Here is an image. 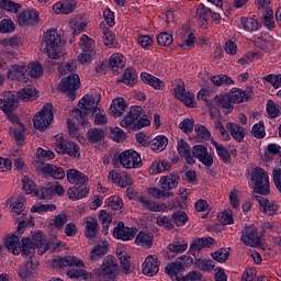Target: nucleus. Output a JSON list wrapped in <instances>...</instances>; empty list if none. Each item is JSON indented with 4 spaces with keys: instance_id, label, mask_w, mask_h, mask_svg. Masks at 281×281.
<instances>
[{
    "instance_id": "412c9836",
    "label": "nucleus",
    "mask_w": 281,
    "mask_h": 281,
    "mask_svg": "<svg viewBox=\"0 0 281 281\" xmlns=\"http://www.w3.org/2000/svg\"><path fill=\"white\" fill-rule=\"evenodd\" d=\"M143 273L149 276V278L157 276L159 273V261L153 256L147 257L143 263Z\"/></svg>"
},
{
    "instance_id": "cd10ccee",
    "label": "nucleus",
    "mask_w": 281,
    "mask_h": 281,
    "mask_svg": "<svg viewBox=\"0 0 281 281\" xmlns=\"http://www.w3.org/2000/svg\"><path fill=\"white\" fill-rule=\"evenodd\" d=\"M25 74H27V66L13 65L8 72V78L19 82H26Z\"/></svg>"
},
{
    "instance_id": "5fc2aeb1",
    "label": "nucleus",
    "mask_w": 281,
    "mask_h": 281,
    "mask_svg": "<svg viewBox=\"0 0 281 281\" xmlns=\"http://www.w3.org/2000/svg\"><path fill=\"white\" fill-rule=\"evenodd\" d=\"M211 80L216 87H222V85H234V79L227 75L213 76Z\"/></svg>"
},
{
    "instance_id": "338daca9",
    "label": "nucleus",
    "mask_w": 281,
    "mask_h": 281,
    "mask_svg": "<svg viewBox=\"0 0 281 281\" xmlns=\"http://www.w3.org/2000/svg\"><path fill=\"white\" fill-rule=\"evenodd\" d=\"M29 69V76H31V78H41V76H43V66H41V64H30Z\"/></svg>"
},
{
    "instance_id": "6ab92c4d",
    "label": "nucleus",
    "mask_w": 281,
    "mask_h": 281,
    "mask_svg": "<svg viewBox=\"0 0 281 281\" xmlns=\"http://www.w3.org/2000/svg\"><path fill=\"white\" fill-rule=\"evenodd\" d=\"M109 254V241L101 240L95 244L90 251V260L91 262H98L102 258V256H106Z\"/></svg>"
},
{
    "instance_id": "20e7f679",
    "label": "nucleus",
    "mask_w": 281,
    "mask_h": 281,
    "mask_svg": "<svg viewBox=\"0 0 281 281\" xmlns=\"http://www.w3.org/2000/svg\"><path fill=\"white\" fill-rule=\"evenodd\" d=\"M142 113H144L142 106H132L128 114L121 121V126L123 128H130V131H139L145 126H150V120L142 117Z\"/></svg>"
},
{
    "instance_id": "a18cd8bd",
    "label": "nucleus",
    "mask_w": 281,
    "mask_h": 281,
    "mask_svg": "<svg viewBox=\"0 0 281 281\" xmlns=\"http://www.w3.org/2000/svg\"><path fill=\"white\" fill-rule=\"evenodd\" d=\"M35 196L40 200L52 199L54 196V187L49 184L48 187H40L35 191Z\"/></svg>"
},
{
    "instance_id": "0e129e2a",
    "label": "nucleus",
    "mask_w": 281,
    "mask_h": 281,
    "mask_svg": "<svg viewBox=\"0 0 281 281\" xmlns=\"http://www.w3.org/2000/svg\"><path fill=\"white\" fill-rule=\"evenodd\" d=\"M262 23L268 30H273V27H276V22H273V10L263 12Z\"/></svg>"
},
{
    "instance_id": "13d9d810",
    "label": "nucleus",
    "mask_w": 281,
    "mask_h": 281,
    "mask_svg": "<svg viewBox=\"0 0 281 281\" xmlns=\"http://www.w3.org/2000/svg\"><path fill=\"white\" fill-rule=\"evenodd\" d=\"M172 41H175V38L172 37V34H169L168 32H162L157 36V43L162 47H168V45H172Z\"/></svg>"
},
{
    "instance_id": "e2e57ef3",
    "label": "nucleus",
    "mask_w": 281,
    "mask_h": 281,
    "mask_svg": "<svg viewBox=\"0 0 281 281\" xmlns=\"http://www.w3.org/2000/svg\"><path fill=\"white\" fill-rule=\"evenodd\" d=\"M186 249H188V243L173 241L168 246V250L172 251V254H183Z\"/></svg>"
},
{
    "instance_id": "3c124183",
    "label": "nucleus",
    "mask_w": 281,
    "mask_h": 281,
    "mask_svg": "<svg viewBox=\"0 0 281 281\" xmlns=\"http://www.w3.org/2000/svg\"><path fill=\"white\" fill-rule=\"evenodd\" d=\"M251 135L256 139H265L267 132L265 131V122L259 121L257 124L252 126Z\"/></svg>"
},
{
    "instance_id": "4d7b16f0",
    "label": "nucleus",
    "mask_w": 281,
    "mask_h": 281,
    "mask_svg": "<svg viewBox=\"0 0 281 281\" xmlns=\"http://www.w3.org/2000/svg\"><path fill=\"white\" fill-rule=\"evenodd\" d=\"M0 8L8 12H19V10H21V4L11 0H0Z\"/></svg>"
},
{
    "instance_id": "c85d7f7f",
    "label": "nucleus",
    "mask_w": 281,
    "mask_h": 281,
    "mask_svg": "<svg viewBox=\"0 0 281 281\" xmlns=\"http://www.w3.org/2000/svg\"><path fill=\"white\" fill-rule=\"evenodd\" d=\"M109 111L110 115L114 117L122 116V113L126 111V100H124V98L114 99Z\"/></svg>"
},
{
    "instance_id": "79ce46f5",
    "label": "nucleus",
    "mask_w": 281,
    "mask_h": 281,
    "mask_svg": "<svg viewBox=\"0 0 281 281\" xmlns=\"http://www.w3.org/2000/svg\"><path fill=\"white\" fill-rule=\"evenodd\" d=\"M148 194L153 196L154 199H170L175 196L173 192H170L166 189H158V188H150L148 189Z\"/></svg>"
},
{
    "instance_id": "69168bd1",
    "label": "nucleus",
    "mask_w": 281,
    "mask_h": 281,
    "mask_svg": "<svg viewBox=\"0 0 281 281\" xmlns=\"http://www.w3.org/2000/svg\"><path fill=\"white\" fill-rule=\"evenodd\" d=\"M212 258L217 262H225V260L229 258V250L226 248L218 249L217 251L212 254Z\"/></svg>"
},
{
    "instance_id": "dca6fc26",
    "label": "nucleus",
    "mask_w": 281,
    "mask_h": 281,
    "mask_svg": "<svg viewBox=\"0 0 281 281\" xmlns=\"http://www.w3.org/2000/svg\"><path fill=\"white\" fill-rule=\"evenodd\" d=\"M184 271L186 266L179 260H176L166 266V272L168 273V276H170L172 281H181V278H183L182 273Z\"/></svg>"
},
{
    "instance_id": "bf43d9fd",
    "label": "nucleus",
    "mask_w": 281,
    "mask_h": 281,
    "mask_svg": "<svg viewBox=\"0 0 281 281\" xmlns=\"http://www.w3.org/2000/svg\"><path fill=\"white\" fill-rule=\"evenodd\" d=\"M215 104L222 106V109H232V99H229L228 94H218L215 97Z\"/></svg>"
},
{
    "instance_id": "9d476101",
    "label": "nucleus",
    "mask_w": 281,
    "mask_h": 281,
    "mask_svg": "<svg viewBox=\"0 0 281 281\" xmlns=\"http://www.w3.org/2000/svg\"><path fill=\"white\" fill-rule=\"evenodd\" d=\"M56 151L59 155H69V157H75L79 159L80 157V147L74 142H67L65 138L59 137L56 142Z\"/></svg>"
},
{
    "instance_id": "4c0bfd02",
    "label": "nucleus",
    "mask_w": 281,
    "mask_h": 281,
    "mask_svg": "<svg viewBox=\"0 0 281 281\" xmlns=\"http://www.w3.org/2000/svg\"><path fill=\"white\" fill-rule=\"evenodd\" d=\"M53 11L55 14H71L74 12V4L69 1L64 3L57 2L53 5Z\"/></svg>"
},
{
    "instance_id": "aec40b11",
    "label": "nucleus",
    "mask_w": 281,
    "mask_h": 281,
    "mask_svg": "<svg viewBox=\"0 0 281 281\" xmlns=\"http://www.w3.org/2000/svg\"><path fill=\"white\" fill-rule=\"evenodd\" d=\"M177 150L180 157H184L187 164H189L190 166L196 162L194 160V157L192 156V149L190 148V144H188V142H186L184 139L178 140Z\"/></svg>"
},
{
    "instance_id": "5701e85b",
    "label": "nucleus",
    "mask_w": 281,
    "mask_h": 281,
    "mask_svg": "<svg viewBox=\"0 0 281 281\" xmlns=\"http://www.w3.org/2000/svg\"><path fill=\"white\" fill-rule=\"evenodd\" d=\"M160 184L162 190H167L170 192V190H175L177 186H179V173L172 172L168 176H164L160 178Z\"/></svg>"
},
{
    "instance_id": "de8ad7c7",
    "label": "nucleus",
    "mask_w": 281,
    "mask_h": 281,
    "mask_svg": "<svg viewBox=\"0 0 281 281\" xmlns=\"http://www.w3.org/2000/svg\"><path fill=\"white\" fill-rule=\"evenodd\" d=\"M16 101L14 98L0 99V109L4 111V113H12L14 109H16Z\"/></svg>"
},
{
    "instance_id": "c03bdc74",
    "label": "nucleus",
    "mask_w": 281,
    "mask_h": 281,
    "mask_svg": "<svg viewBox=\"0 0 281 281\" xmlns=\"http://www.w3.org/2000/svg\"><path fill=\"white\" fill-rule=\"evenodd\" d=\"M135 243L136 245H140V247L150 248L153 247V235L140 232L137 235Z\"/></svg>"
},
{
    "instance_id": "7c9ffc66",
    "label": "nucleus",
    "mask_w": 281,
    "mask_h": 281,
    "mask_svg": "<svg viewBox=\"0 0 281 281\" xmlns=\"http://www.w3.org/2000/svg\"><path fill=\"white\" fill-rule=\"evenodd\" d=\"M226 128L229 131L233 138L236 142L240 143L245 139V127L238 125L237 123L228 122L226 124Z\"/></svg>"
},
{
    "instance_id": "423d86ee",
    "label": "nucleus",
    "mask_w": 281,
    "mask_h": 281,
    "mask_svg": "<svg viewBox=\"0 0 281 281\" xmlns=\"http://www.w3.org/2000/svg\"><path fill=\"white\" fill-rule=\"evenodd\" d=\"M54 105L52 103H45L40 112H37L33 119V126L36 131H47L49 124L54 120V112L52 111Z\"/></svg>"
},
{
    "instance_id": "774afa93",
    "label": "nucleus",
    "mask_w": 281,
    "mask_h": 281,
    "mask_svg": "<svg viewBox=\"0 0 281 281\" xmlns=\"http://www.w3.org/2000/svg\"><path fill=\"white\" fill-rule=\"evenodd\" d=\"M179 128H181L187 135H190V133L194 131V119H184L180 123Z\"/></svg>"
},
{
    "instance_id": "f3484780",
    "label": "nucleus",
    "mask_w": 281,
    "mask_h": 281,
    "mask_svg": "<svg viewBox=\"0 0 281 281\" xmlns=\"http://www.w3.org/2000/svg\"><path fill=\"white\" fill-rule=\"evenodd\" d=\"M88 182L77 183L67 190L68 199L71 201H78V199H85L89 194V189L87 188Z\"/></svg>"
},
{
    "instance_id": "49530a36",
    "label": "nucleus",
    "mask_w": 281,
    "mask_h": 281,
    "mask_svg": "<svg viewBox=\"0 0 281 281\" xmlns=\"http://www.w3.org/2000/svg\"><path fill=\"white\" fill-rule=\"evenodd\" d=\"M240 25L248 32H256L260 27V23L254 18H241Z\"/></svg>"
},
{
    "instance_id": "393cba45",
    "label": "nucleus",
    "mask_w": 281,
    "mask_h": 281,
    "mask_svg": "<svg viewBox=\"0 0 281 281\" xmlns=\"http://www.w3.org/2000/svg\"><path fill=\"white\" fill-rule=\"evenodd\" d=\"M53 265L54 267H59L60 269H65V267H85V263L74 256L59 258L58 260L55 259Z\"/></svg>"
},
{
    "instance_id": "9b49d317",
    "label": "nucleus",
    "mask_w": 281,
    "mask_h": 281,
    "mask_svg": "<svg viewBox=\"0 0 281 281\" xmlns=\"http://www.w3.org/2000/svg\"><path fill=\"white\" fill-rule=\"evenodd\" d=\"M36 172L43 177V179H47V177H52L53 179H65V169L63 167H58L56 165H44L37 166L35 168Z\"/></svg>"
},
{
    "instance_id": "a19ab883",
    "label": "nucleus",
    "mask_w": 281,
    "mask_h": 281,
    "mask_svg": "<svg viewBox=\"0 0 281 281\" xmlns=\"http://www.w3.org/2000/svg\"><path fill=\"white\" fill-rule=\"evenodd\" d=\"M122 82H124V85H128L130 87L137 85V71H135L133 68L125 69Z\"/></svg>"
},
{
    "instance_id": "4468645a",
    "label": "nucleus",
    "mask_w": 281,
    "mask_h": 281,
    "mask_svg": "<svg viewBox=\"0 0 281 281\" xmlns=\"http://www.w3.org/2000/svg\"><path fill=\"white\" fill-rule=\"evenodd\" d=\"M241 241L248 247H258L260 245V237L256 227L246 226L241 232Z\"/></svg>"
},
{
    "instance_id": "864d4df0",
    "label": "nucleus",
    "mask_w": 281,
    "mask_h": 281,
    "mask_svg": "<svg viewBox=\"0 0 281 281\" xmlns=\"http://www.w3.org/2000/svg\"><path fill=\"white\" fill-rule=\"evenodd\" d=\"M172 223H175L178 227H182V225H186L188 223V214L183 211H177L171 216Z\"/></svg>"
},
{
    "instance_id": "473e14b6",
    "label": "nucleus",
    "mask_w": 281,
    "mask_h": 281,
    "mask_svg": "<svg viewBox=\"0 0 281 281\" xmlns=\"http://www.w3.org/2000/svg\"><path fill=\"white\" fill-rule=\"evenodd\" d=\"M54 157H55L54 151L38 148L36 150L35 162L37 164V166H47V164H45V161H52V159H54Z\"/></svg>"
},
{
    "instance_id": "7ed1b4c3",
    "label": "nucleus",
    "mask_w": 281,
    "mask_h": 281,
    "mask_svg": "<svg viewBox=\"0 0 281 281\" xmlns=\"http://www.w3.org/2000/svg\"><path fill=\"white\" fill-rule=\"evenodd\" d=\"M47 239L44 237L43 233H33L30 237L22 238V255L32 256L34 249H37V254L43 256L47 251Z\"/></svg>"
},
{
    "instance_id": "2eb2a0df",
    "label": "nucleus",
    "mask_w": 281,
    "mask_h": 281,
    "mask_svg": "<svg viewBox=\"0 0 281 281\" xmlns=\"http://www.w3.org/2000/svg\"><path fill=\"white\" fill-rule=\"evenodd\" d=\"M136 235L137 228L126 227L123 222H120L113 229L114 238H119L120 240H133Z\"/></svg>"
},
{
    "instance_id": "a211bd4d",
    "label": "nucleus",
    "mask_w": 281,
    "mask_h": 281,
    "mask_svg": "<svg viewBox=\"0 0 281 281\" xmlns=\"http://www.w3.org/2000/svg\"><path fill=\"white\" fill-rule=\"evenodd\" d=\"M175 95L177 100H180V102H183L186 106H190V109H194V106H196L194 104V94L190 92H186V86H181V85L177 86L175 88Z\"/></svg>"
},
{
    "instance_id": "ea45409f",
    "label": "nucleus",
    "mask_w": 281,
    "mask_h": 281,
    "mask_svg": "<svg viewBox=\"0 0 281 281\" xmlns=\"http://www.w3.org/2000/svg\"><path fill=\"white\" fill-rule=\"evenodd\" d=\"M19 95H20V100H22L23 102H27L30 100H36V88H34L33 86L22 88L19 91Z\"/></svg>"
},
{
    "instance_id": "ddd939ff",
    "label": "nucleus",
    "mask_w": 281,
    "mask_h": 281,
    "mask_svg": "<svg viewBox=\"0 0 281 281\" xmlns=\"http://www.w3.org/2000/svg\"><path fill=\"white\" fill-rule=\"evenodd\" d=\"M18 23L21 27H30L38 24V12L35 10H23L16 15Z\"/></svg>"
},
{
    "instance_id": "b1692460",
    "label": "nucleus",
    "mask_w": 281,
    "mask_h": 281,
    "mask_svg": "<svg viewBox=\"0 0 281 281\" xmlns=\"http://www.w3.org/2000/svg\"><path fill=\"white\" fill-rule=\"evenodd\" d=\"M66 177L67 181L72 186H76L78 183H89V177H87L81 171H78V169H68L66 171Z\"/></svg>"
},
{
    "instance_id": "c756f323",
    "label": "nucleus",
    "mask_w": 281,
    "mask_h": 281,
    "mask_svg": "<svg viewBox=\"0 0 281 281\" xmlns=\"http://www.w3.org/2000/svg\"><path fill=\"white\" fill-rule=\"evenodd\" d=\"M36 269H38V263H36V261L34 262L30 260L20 268L19 276L20 278H22V280H27L29 278H32V276H34Z\"/></svg>"
},
{
    "instance_id": "2f4dec72",
    "label": "nucleus",
    "mask_w": 281,
    "mask_h": 281,
    "mask_svg": "<svg viewBox=\"0 0 281 281\" xmlns=\"http://www.w3.org/2000/svg\"><path fill=\"white\" fill-rule=\"evenodd\" d=\"M228 98H229L232 104H240V103L247 102V100H249V94H247V92L243 91L241 89L234 88L228 93Z\"/></svg>"
},
{
    "instance_id": "58836bf2",
    "label": "nucleus",
    "mask_w": 281,
    "mask_h": 281,
    "mask_svg": "<svg viewBox=\"0 0 281 281\" xmlns=\"http://www.w3.org/2000/svg\"><path fill=\"white\" fill-rule=\"evenodd\" d=\"M149 146L151 150H159V153H161L162 150H166V147L168 146V138L166 136H157L149 143Z\"/></svg>"
},
{
    "instance_id": "f03ea898",
    "label": "nucleus",
    "mask_w": 281,
    "mask_h": 281,
    "mask_svg": "<svg viewBox=\"0 0 281 281\" xmlns=\"http://www.w3.org/2000/svg\"><path fill=\"white\" fill-rule=\"evenodd\" d=\"M45 52L50 60H58L63 56L65 43L56 30H48L44 36Z\"/></svg>"
},
{
    "instance_id": "1a4fd4ad",
    "label": "nucleus",
    "mask_w": 281,
    "mask_h": 281,
    "mask_svg": "<svg viewBox=\"0 0 281 281\" xmlns=\"http://www.w3.org/2000/svg\"><path fill=\"white\" fill-rule=\"evenodd\" d=\"M119 161L123 168H142V156L133 149L120 154Z\"/></svg>"
},
{
    "instance_id": "680f3d73",
    "label": "nucleus",
    "mask_w": 281,
    "mask_h": 281,
    "mask_svg": "<svg viewBox=\"0 0 281 281\" xmlns=\"http://www.w3.org/2000/svg\"><path fill=\"white\" fill-rule=\"evenodd\" d=\"M263 80L266 82H269L271 85V87H273V89H280L281 87V74L278 75H267L263 77Z\"/></svg>"
},
{
    "instance_id": "052dcab7",
    "label": "nucleus",
    "mask_w": 281,
    "mask_h": 281,
    "mask_svg": "<svg viewBox=\"0 0 281 281\" xmlns=\"http://www.w3.org/2000/svg\"><path fill=\"white\" fill-rule=\"evenodd\" d=\"M56 210V205L54 204H41L36 203L31 207V212L34 213H43V212H54Z\"/></svg>"
},
{
    "instance_id": "6e6d98bb",
    "label": "nucleus",
    "mask_w": 281,
    "mask_h": 281,
    "mask_svg": "<svg viewBox=\"0 0 281 281\" xmlns=\"http://www.w3.org/2000/svg\"><path fill=\"white\" fill-rule=\"evenodd\" d=\"M15 27L16 26L14 25V22L10 19H3L0 22L1 34H10V33L14 32Z\"/></svg>"
},
{
    "instance_id": "f704fd0d",
    "label": "nucleus",
    "mask_w": 281,
    "mask_h": 281,
    "mask_svg": "<svg viewBox=\"0 0 281 281\" xmlns=\"http://www.w3.org/2000/svg\"><path fill=\"white\" fill-rule=\"evenodd\" d=\"M86 238H95L98 236V220L93 217H89L86 221V232H85Z\"/></svg>"
},
{
    "instance_id": "09e8293b",
    "label": "nucleus",
    "mask_w": 281,
    "mask_h": 281,
    "mask_svg": "<svg viewBox=\"0 0 281 281\" xmlns=\"http://www.w3.org/2000/svg\"><path fill=\"white\" fill-rule=\"evenodd\" d=\"M103 43L105 47H110L113 49H117L120 47V43L116 42L115 35L111 33L109 30L103 31Z\"/></svg>"
},
{
    "instance_id": "bb28decb",
    "label": "nucleus",
    "mask_w": 281,
    "mask_h": 281,
    "mask_svg": "<svg viewBox=\"0 0 281 281\" xmlns=\"http://www.w3.org/2000/svg\"><path fill=\"white\" fill-rule=\"evenodd\" d=\"M4 247L11 251L14 256H19L21 251H23V244H21V239L19 236L12 235L4 240Z\"/></svg>"
},
{
    "instance_id": "f257e3e1",
    "label": "nucleus",
    "mask_w": 281,
    "mask_h": 281,
    "mask_svg": "<svg viewBox=\"0 0 281 281\" xmlns=\"http://www.w3.org/2000/svg\"><path fill=\"white\" fill-rule=\"evenodd\" d=\"M98 111V102L93 95L86 94L78 103V108L72 110V117L77 120L80 126H87V115H93Z\"/></svg>"
},
{
    "instance_id": "603ef678",
    "label": "nucleus",
    "mask_w": 281,
    "mask_h": 281,
    "mask_svg": "<svg viewBox=\"0 0 281 281\" xmlns=\"http://www.w3.org/2000/svg\"><path fill=\"white\" fill-rule=\"evenodd\" d=\"M210 14H212V9L205 7V4H200L196 10V16L199 21H203L204 23H207L210 20Z\"/></svg>"
},
{
    "instance_id": "37998d69",
    "label": "nucleus",
    "mask_w": 281,
    "mask_h": 281,
    "mask_svg": "<svg viewBox=\"0 0 281 281\" xmlns=\"http://www.w3.org/2000/svg\"><path fill=\"white\" fill-rule=\"evenodd\" d=\"M212 144L215 147L220 159H222V161H224V164H227V161H229L232 159V155L229 154L227 148H225V146L218 144L216 140H212Z\"/></svg>"
},
{
    "instance_id": "a878e982",
    "label": "nucleus",
    "mask_w": 281,
    "mask_h": 281,
    "mask_svg": "<svg viewBox=\"0 0 281 281\" xmlns=\"http://www.w3.org/2000/svg\"><path fill=\"white\" fill-rule=\"evenodd\" d=\"M8 120L9 122H12L13 124H19V126H21V130L19 131L15 130L13 132V137L15 139V144H18L19 146H25V135L23 133V124L19 122V116H16L13 113H9Z\"/></svg>"
},
{
    "instance_id": "0eeeda50",
    "label": "nucleus",
    "mask_w": 281,
    "mask_h": 281,
    "mask_svg": "<svg viewBox=\"0 0 281 281\" xmlns=\"http://www.w3.org/2000/svg\"><path fill=\"white\" fill-rule=\"evenodd\" d=\"M117 271V259L113 256H106L101 268L94 270L95 276L100 281L114 280Z\"/></svg>"
},
{
    "instance_id": "c9c22d12",
    "label": "nucleus",
    "mask_w": 281,
    "mask_h": 281,
    "mask_svg": "<svg viewBox=\"0 0 281 281\" xmlns=\"http://www.w3.org/2000/svg\"><path fill=\"white\" fill-rule=\"evenodd\" d=\"M86 135L90 144H98V142H102V139H104V131L102 128L92 127Z\"/></svg>"
},
{
    "instance_id": "e433bc0d",
    "label": "nucleus",
    "mask_w": 281,
    "mask_h": 281,
    "mask_svg": "<svg viewBox=\"0 0 281 281\" xmlns=\"http://www.w3.org/2000/svg\"><path fill=\"white\" fill-rule=\"evenodd\" d=\"M172 168V165L170 162L156 160L151 164L149 168V175H159V172H165V170H170Z\"/></svg>"
},
{
    "instance_id": "f8f14e48",
    "label": "nucleus",
    "mask_w": 281,
    "mask_h": 281,
    "mask_svg": "<svg viewBox=\"0 0 281 281\" xmlns=\"http://www.w3.org/2000/svg\"><path fill=\"white\" fill-rule=\"evenodd\" d=\"M192 155L206 168H212V166H214V158L212 157V154L207 151V147L203 145H195L192 148Z\"/></svg>"
},
{
    "instance_id": "4be33fe9",
    "label": "nucleus",
    "mask_w": 281,
    "mask_h": 281,
    "mask_svg": "<svg viewBox=\"0 0 281 281\" xmlns=\"http://www.w3.org/2000/svg\"><path fill=\"white\" fill-rule=\"evenodd\" d=\"M255 199L259 202L260 210L263 212V214H268V216H276L278 213V205L269 202V200L262 195H256Z\"/></svg>"
},
{
    "instance_id": "8fccbe9b",
    "label": "nucleus",
    "mask_w": 281,
    "mask_h": 281,
    "mask_svg": "<svg viewBox=\"0 0 281 281\" xmlns=\"http://www.w3.org/2000/svg\"><path fill=\"white\" fill-rule=\"evenodd\" d=\"M124 57L120 54H113L111 57H110V67L111 69L119 74L120 69H122V67H124Z\"/></svg>"
},
{
    "instance_id": "72a5a7b5",
    "label": "nucleus",
    "mask_w": 281,
    "mask_h": 281,
    "mask_svg": "<svg viewBox=\"0 0 281 281\" xmlns=\"http://www.w3.org/2000/svg\"><path fill=\"white\" fill-rule=\"evenodd\" d=\"M140 79L143 80V82L145 85H149L150 87L155 88V89H164V81H161L159 78L147 74V72H143L140 75Z\"/></svg>"
},
{
    "instance_id": "39448f33",
    "label": "nucleus",
    "mask_w": 281,
    "mask_h": 281,
    "mask_svg": "<svg viewBox=\"0 0 281 281\" xmlns=\"http://www.w3.org/2000/svg\"><path fill=\"white\" fill-rule=\"evenodd\" d=\"M251 181H254V191L257 194H261L262 196H267L271 194V190L269 189V175L267 171L260 167H256L251 173Z\"/></svg>"
},
{
    "instance_id": "6e6552de",
    "label": "nucleus",
    "mask_w": 281,
    "mask_h": 281,
    "mask_svg": "<svg viewBox=\"0 0 281 281\" xmlns=\"http://www.w3.org/2000/svg\"><path fill=\"white\" fill-rule=\"evenodd\" d=\"M61 93H67L70 100H76V91L80 89V77L76 74L63 78L59 83Z\"/></svg>"
}]
</instances>
